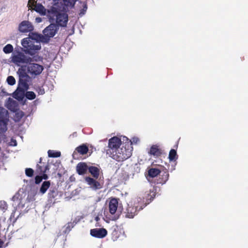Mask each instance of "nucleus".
<instances>
[{
    "label": "nucleus",
    "mask_w": 248,
    "mask_h": 248,
    "mask_svg": "<svg viewBox=\"0 0 248 248\" xmlns=\"http://www.w3.org/2000/svg\"><path fill=\"white\" fill-rule=\"evenodd\" d=\"M166 177H167V180L168 179V177H169V174H167L166 175Z\"/></svg>",
    "instance_id": "a18cd8bd"
},
{
    "label": "nucleus",
    "mask_w": 248,
    "mask_h": 248,
    "mask_svg": "<svg viewBox=\"0 0 248 248\" xmlns=\"http://www.w3.org/2000/svg\"><path fill=\"white\" fill-rule=\"evenodd\" d=\"M148 153L154 156L157 157L161 155L162 152L161 149L156 145H154L151 146Z\"/></svg>",
    "instance_id": "4be33fe9"
},
{
    "label": "nucleus",
    "mask_w": 248,
    "mask_h": 248,
    "mask_svg": "<svg viewBox=\"0 0 248 248\" xmlns=\"http://www.w3.org/2000/svg\"><path fill=\"white\" fill-rule=\"evenodd\" d=\"M10 116L8 111L5 108L0 106V135H3L8 130V126L10 121Z\"/></svg>",
    "instance_id": "0eeeda50"
},
{
    "label": "nucleus",
    "mask_w": 248,
    "mask_h": 248,
    "mask_svg": "<svg viewBox=\"0 0 248 248\" xmlns=\"http://www.w3.org/2000/svg\"><path fill=\"white\" fill-rule=\"evenodd\" d=\"M41 160H42V159L40 158V165L38 164L37 165V169H36L37 172L40 174H42L43 173L46 172V171L49 169L48 164H46L44 163L42 164L41 163Z\"/></svg>",
    "instance_id": "5701e85b"
},
{
    "label": "nucleus",
    "mask_w": 248,
    "mask_h": 248,
    "mask_svg": "<svg viewBox=\"0 0 248 248\" xmlns=\"http://www.w3.org/2000/svg\"><path fill=\"white\" fill-rule=\"evenodd\" d=\"M98 218L97 217H96V220H98Z\"/></svg>",
    "instance_id": "49530a36"
},
{
    "label": "nucleus",
    "mask_w": 248,
    "mask_h": 248,
    "mask_svg": "<svg viewBox=\"0 0 248 248\" xmlns=\"http://www.w3.org/2000/svg\"><path fill=\"white\" fill-rule=\"evenodd\" d=\"M45 93V92H44V90H40V93L41 94H43Z\"/></svg>",
    "instance_id": "37998d69"
},
{
    "label": "nucleus",
    "mask_w": 248,
    "mask_h": 248,
    "mask_svg": "<svg viewBox=\"0 0 248 248\" xmlns=\"http://www.w3.org/2000/svg\"><path fill=\"white\" fill-rule=\"evenodd\" d=\"M88 170L93 177L95 178H97L98 177L99 174V169L98 168L94 166H91L89 167Z\"/></svg>",
    "instance_id": "a878e982"
},
{
    "label": "nucleus",
    "mask_w": 248,
    "mask_h": 248,
    "mask_svg": "<svg viewBox=\"0 0 248 248\" xmlns=\"http://www.w3.org/2000/svg\"><path fill=\"white\" fill-rule=\"evenodd\" d=\"M3 244V242L2 241H1L0 239V248L2 247V245Z\"/></svg>",
    "instance_id": "c03bdc74"
},
{
    "label": "nucleus",
    "mask_w": 248,
    "mask_h": 248,
    "mask_svg": "<svg viewBox=\"0 0 248 248\" xmlns=\"http://www.w3.org/2000/svg\"><path fill=\"white\" fill-rule=\"evenodd\" d=\"M21 44L23 47V51L26 54H28L31 57L39 56L38 53L41 49V43L38 42H31L30 39L24 38L21 40Z\"/></svg>",
    "instance_id": "20e7f679"
},
{
    "label": "nucleus",
    "mask_w": 248,
    "mask_h": 248,
    "mask_svg": "<svg viewBox=\"0 0 248 248\" xmlns=\"http://www.w3.org/2000/svg\"><path fill=\"white\" fill-rule=\"evenodd\" d=\"M157 188L156 187H153L152 189H150L149 191L147 192L146 194V200L147 201L152 200L156 195V191Z\"/></svg>",
    "instance_id": "b1692460"
},
{
    "label": "nucleus",
    "mask_w": 248,
    "mask_h": 248,
    "mask_svg": "<svg viewBox=\"0 0 248 248\" xmlns=\"http://www.w3.org/2000/svg\"><path fill=\"white\" fill-rule=\"evenodd\" d=\"M17 74L19 78L18 83H21L23 87H26L30 79V76L27 72L26 66L20 67L17 71Z\"/></svg>",
    "instance_id": "1a4fd4ad"
},
{
    "label": "nucleus",
    "mask_w": 248,
    "mask_h": 248,
    "mask_svg": "<svg viewBox=\"0 0 248 248\" xmlns=\"http://www.w3.org/2000/svg\"><path fill=\"white\" fill-rule=\"evenodd\" d=\"M160 172V170L156 168H151L148 170V174L151 177H155Z\"/></svg>",
    "instance_id": "bb28decb"
},
{
    "label": "nucleus",
    "mask_w": 248,
    "mask_h": 248,
    "mask_svg": "<svg viewBox=\"0 0 248 248\" xmlns=\"http://www.w3.org/2000/svg\"><path fill=\"white\" fill-rule=\"evenodd\" d=\"M48 195L49 198H53L55 197V191L54 190H50Z\"/></svg>",
    "instance_id": "ea45409f"
},
{
    "label": "nucleus",
    "mask_w": 248,
    "mask_h": 248,
    "mask_svg": "<svg viewBox=\"0 0 248 248\" xmlns=\"http://www.w3.org/2000/svg\"><path fill=\"white\" fill-rule=\"evenodd\" d=\"M83 8L80 10L79 15L82 16L84 15L87 9V5L85 3L83 4Z\"/></svg>",
    "instance_id": "e433bc0d"
},
{
    "label": "nucleus",
    "mask_w": 248,
    "mask_h": 248,
    "mask_svg": "<svg viewBox=\"0 0 248 248\" xmlns=\"http://www.w3.org/2000/svg\"><path fill=\"white\" fill-rule=\"evenodd\" d=\"M177 158L176 151L174 149H171L170 151L169 159L170 161H175Z\"/></svg>",
    "instance_id": "cd10ccee"
},
{
    "label": "nucleus",
    "mask_w": 248,
    "mask_h": 248,
    "mask_svg": "<svg viewBox=\"0 0 248 248\" xmlns=\"http://www.w3.org/2000/svg\"><path fill=\"white\" fill-rule=\"evenodd\" d=\"M7 205L6 202L4 201H0V209L4 211L7 209Z\"/></svg>",
    "instance_id": "f704fd0d"
},
{
    "label": "nucleus",
    "mask_w": 248,
    "mask_h": 248,
    "mask_svg": "<svg viewBox=\"0 0 248 248\" xmlns=\"http://www.w3.org/2000/svg\"><path fill=\"white\" fill-rule=\"evenodd\" d=\"M43 57L41 56H35L31 57L26 53L19 52L12 54L11 61L16 65L21 66L23 64H28L29 62L42 61Z\"/></svg>",
    "instance_id": "7ed1b4c3"
},
{
    "label": "nucleus",
    "mask_w": 248,
    "mask_h": 248,
    "mask_svg": "<svg viewBox=\"0 0 248 248\" xmlns=\"http://www.w3.org/2000/svg\"><path fill=\"white\" fill-rule=\"evenodd\" d=\"M32 3L34 6V10L39 13L41 15L43 16H46L47 14V9H46L44 6H43L41 4L37 3L34 0H29V4Z\"/></svg>",
    "instance_id": "4468645a"
},
{
    "label": "nucleus",
    "mask_w": 248,
    "mask_h": 248,
    "mask_svg": "<svg viewBox=\"0 0 248 248\" xmlns=\"http://www.w3.org/2000/svg\"><path fill=\"white\" fill-rule=\"evenodd\" d=\"M49 157H58L61 156V152L49 150L47 152Z\"/></svg>",
    "instance_id": "c85d7f7f"
},
{
    "label": "nucleus",
    "mask_w": 248,
    "mask_h": 248,
    "mask_svg": "<svg viewBox=\"0 0 248 248\" xmlns=\"http://www.w3.org/2000/svg\"><path fill=\"white\" fill-rule=\"evenodd\" d=\"M58 29V25L54 23H51L44 30L43 35L44 37L47 39V43L50 38L53 37L56 34Z\"/></svg>",
    "instance_id": "9d476101"
},
{
    "label": "nucleus",
    "mask_w": 248,
    "mask_h": 248,
    "mask_svg": "<svg viewBox=\"0 0 248 248\" xmlns=\"http://www.w3.org/2000/svg\"><path fill=\"white\" fill-rule=\"evenodd\" d=\"M85 181L93 190L99 189L102 187L101 184L92 178L87 177Z\"/></svg>",
    "instance_id": "a211bd4d"
},
{
    "label": "nucleus",
    "mask_w": 248,
    "mask_h": 248,
    "mask_svg": "<svg viewBox=\"0 0 248 248\" xmlns=\"http://www.w3.org/2000/svg\"><path fill=\"white\" fill-rule=\"evenodd\" d=\"M33 170L31 168L26 169L25 170L26 175L29 177H31L33 174Z\"/></svg>",
    "instance_id": "c9c22d12"
},
{
    "label": "nucleus",
    "mask_w": 248,
    "mask_h": 248,
    "mask_svg": "<svg viewBox=\"0 0 248 248\" xmlns=\"http://www.w3.org/2000/svg\"><path fill=\"white\" fill-rule=\"evenodd\" d=\"M35 62H29L26 66L28 74L32 78H35L39 76L44 69V66Z\"/></svg>",
    "instance_id": "6e6552de"
},
{
    "label": "nucleus",
    "mask_w": 248,
    "mask_h": 248,
    "mask_svg": "<svg viewBox=\"0 0 248 248\" xmlns=\"http://www.w3.org/2000/svg\"><path fill=\"white\" fill-rule=\"evenodd\" d=\"M78 0H59V4L61 10L67 11L68 8L73 7Z\"/></svg>",
    "instance_id": "ddd939ff"
},
{
    "label": "nucleus",
    "mask_w": 248,
    "mask_h": 248,
    "mask_svg": "<svg viewBox=\"0 0 248 248\" xmlns=\"http://www.w3.org/2000/svg\"><path fill=\"white\" fill-rule=\"evenodd\" d=\"M16 118L15 119L16 121H18L21 119L24 116V113L21 111H16Z\"/></svg>",
    "instance_id": "473e14b6"
},
{
    "label": "nucleus",
    "mask_w": 248,
    "mask_h": 248,
    "mask_svg": "<svg viewBox=\"0 0 248 248\" xmlns=\"http://www.w3.org/2000/svg\"><path fill=\"white\" fill-rule=\"evenodd\" d=\"M59 1L53 0L52 5L47 10V17L50 22H56L58 25L65 27L68 22V15L67 11L60 9Z\"/></svg>",
    "instance_id": "f03ea898"
},
{
    "label": "nucleus",
    "mask_w": 248,
    "mask_h": 248,
    "mask_svg": "<svg viewBox=\"0 0 248 248\" xmlns=\"http://www.w3.org/2000/svg\"><path fill=\"white\" fill-rule=\"evenodd\" d=\"M19 195H15L13 197L14 205L16 207V209H22L24 207L25 201L18 198Z\"/></svg>",
    "instance_id": "412c9836"
},
{
    "label": "nucleus",
    "mask_w": 248,
    "mask_h": 248,
    "mask_svg": "<svg viewBox=\"0 0 248 248\" xmlns=\"http://www.w3.org/2000/svg\"><path fill=\"white\" fill-rule=\"evenodd\" d=\"M88 151V147L85 145H80L76 148V150L73 153V157L76 159L77 157L78 153L81 155H85Z\"/></svg>",
    "instance_id": "6ab92c4d"
},
{
    "label": "nucleus",
    "mask_w": 248,
    "mask_h": 248,
    "mask_svg": "<svg viewBox=\"0 0 248 248\" xmlns=\"http://www.w3.org/2000/svg\"><path fill=\"white\" fill-rule=\"evenodd\" d=\"M25 96L27 98L30 100L34 99L36 97L35 94L33 92H27Z\"/></svg>",
    "instance_id": "7c9ffc66"
},
{
    "label": "nucleus",
    "mask_w": 248,
    "mask_h": 248,
    "mask_svg": "<svg viewBox=\"0 0 248 248\" xmlns=\"http://www.w3.org/2000/svg\"><path fill=\"white\" fill-rule=\"evenodd\" d=\"M35 22L37 23H39L42 21V19L40 17H37L35 18Z\"/></svg>",
    "instance_id": "a19ab883"
},
{
    "label": "nucleus",
    "mask_w": 248,
    "mask_h": 248,
    "mask_svg": "<svg viewBox=\"0 0 248 248\" xmlns=\"http://www.w3.org/2000/svg\"><path fill=\"white\" fill-rule=\"evenodd\" d=\"M34 29L32 24L28 21H23L21 22L18 27V30L20 32L25 33L31 32Z\"/></svg>",
    "instance_id": "2eb2a0df"
},
{
    "label": "nucleus",
    "mask_w": 248,
    "mask_h": 248,
    "mask_svg": "<svg viewBox=\"0 0 248 248\" xmlns=\"http://www.w3.org/2000/svg\"><path fill=\"white\" fill-rule=\"evenodd\" d=\"M5 106L10 110L16 112L17 109L18 104L16 101L9 98L5 102Z\"/></svg>",
    "instance_id": "f3484780"
},
{
    "label": "nucleus",
    "mask_w": 248,
    "mask_h": 248,
    "mask_svg": "<svg viewBox=\"0 0 248 248\" xmlns=\"http://www.w3.org/2000/svg\"><path fill=\"white\" fill-rule=\"evenodd\" d=\"M108 232L104 228H95L90 230V234L94 237L103 238L106 236Z\"/></svg>",
    "instance_id": "f8f14e48"
},
{
    "label": "nucleus",
    "mask_w": 248,
    "mask_h": 248,
    "mask_svg": "<svg viewBox=\"0 0 248 248\" xmlns=\"http://www.w3.org/2000/svg\"><path fill=\"white\" fill-rule=\"evenodd\" d=\"M9 144L10 146H16L17 145V142L16 140L12 138Z\"/></svg>",
    "instance_id": "4c0bfd02"
},
{
    "label": "nucleus",
    "mask_w": 248,
    "mask_h": 248,
    "mask_svg": "<svg viewBox=\"0 0 248 248\" xmlns=\"http://www.w3.org/2000/svg\"><path fill=\"white\" fill-rule=\"evenodd\" d=\"M142 202L141 198L133 199L127 203V206L124 210V214L126 218H133L138 213V211L142 209V206H139V203Z\"/></svg>",
    "instance_id": "39448f33"
},
{
    "label": "nucleus",
    "mask_w": 248,
    "mask_h": 248,
    "mask_svg": "<svg viewBox=\"0 0 248 248\" xmlns=\"http://www.w3.org/2000/svg\"><path fill=\"white\" fill-rule=\"evenodd\" d=\"M7 82L8 84L13 85L16 83V80L13 76H8L7 78Z\"/></svg>",
    "instance_id": "2f4dec72"
},
{
    "label": "nucleus",
    "mask_w": 248,
    "mask_h": 248,
    "mask_svg": "<svg viewBox=\"0 0 248 248\" xmlns=\"http://www.w3.org/2000/svg\"><path fill=\"white\" fill-rule=\"evenodd\" d=\"M29 88V84H27L26 87H23L21 85V83H18V87L14 92V97L18 99H22L24 96L25 91L27 90Z\"/></svg>",
    "instance_id": "dca6fc26"
},
{
    "label": "nucleus",
    "mask_w": 248,
    "mask_h": 248,
    "mask_svg": "<svg viewBox=\"0 0 248 248\" xmlns=\"http://www.w3.org/2000/svg\"><path fill=\"white\" fill-rule=\"evenodd\" d=\"M108 210L109 214L106 215L104 218L107 223H109L110 220H117L121 213V210L118 209V202L117 199L113 198L110 200L108 203Z\"/></svg>",
    "instance_id": "423d86ee"
},
{
    "label": "nucleus",
    "mask_w": 248,
    "mask_h": 248,
    "mask_svg": "<svg viewBox=\"0 0 248 248\" xmlns=\"http://www.w3.org/2000/svg\"><path fill=\"white\" fill-rule=\"evenodd\" d=\"M132 151L129 139L125 136L120 138L114 137L109 140L107 154L118 161H123L130 157Z\"/></svg>",
    "instance_id": "f257e3e1"
},
{
    "label": "nucleus",
    "mask_w": 248,
    "mask_h": 248,
    "mask_svg": "<svg viewBox=\"0 0 248 248\" xmlns=\"http://www.w3.org/2000/svg\"><path fill=\"white\" fill-rule=\"evenodd\" d=\"M26 38L30 39L31 42H38L39 43L41 42L47 43V40L46 37L44 36V35L35 32H30L29 34V37Z\"/></svg>",
    "instance_id": "9b49d317"
},
{
    "label": "nucleus",
    "mask_w": 248,
    "mask_h": 248,
    "mask_svg": "<svg viewBox=\"0 0 248 248\" xmlns=\"http://www.w3.org/2000/svg\"><path fill=\"white\" fill-rule=\"evenodd\" d=\"M50 183L49 181H44L40 188L39 193L41 194H44L48 188L50 187Z\"/></svg>",
    "instance_id": "393cba45"
},
{
    "label": "nucleus",
    "mask_w": 248,
    "mask_h": 248,
    "mask_svg": "<svg viewBox=\"0 0 248 248\" xmlns=\"http://www.w3.org/2000/svg\"><path fill=\"white\" fill-rule=\"evenodd\" d=\"M88 169L89 166L84 162L79 163L76 167L77 171L79 175L86 173Z\"/></svg>",
    "instance_id": "aec40b11"
},
{
    "label": "nucleus",
    "mask_w": 248,
    "mask_h": 248,
    "mask_svg": "<svg viewBox=\"0 0 248 248\" xmlns=\"http://www.w3.org/2000/svg\"><path fill=\"white\" fill-rule=\"evenodd\" d=\"M41 177V178H42V180L43 179L46 180L48 178L47 175L46 174H45V173H43V175Z\"/></svg>",
    "instance_id": "79ce46f5"
},
{
    "label": "nucleus",
    "mask_w": 248,
    "mask_h": 248,
    "mask_svg": "<svg viewBox=\"0 0 248 248\" xmlns=\"http://www.w3.org/2000/svg\"><path fill=\"white\" fill-rule=\"evenodd\" d=\"M129 141L130 142V146H132V144L138 143L140 142V139L138 137H134L131 140H129Z\"/></svg>",
    "instance_id": "72a5a7b5"
},
{
    "label": "nucleus",
    "mask_w": 248,
    "mask_h": 248,
    "mask_svg": "<svg viewBox=\"0 0 248 248\" xmlns=\"http://www.w3.org/2000/svg\"><path fill=\"white\" fill-rule=\"evenodd\" d=\"M42 180V178H41L40 176H36L35 178V184H39Z\"/></svg>",
    "instance_id": "58836bf2"
},
{
    "label": "nucleus",
    "mask_w": 248,
    "mask_h": 248,
    "mask_svg": "<svg viewBox=\"0 0 248 248\" xmlns=\"http://www.w3.org/2000/svg\"><path fill=\"white\" fill-rule=\"evenodd\" d=\"M13 46L11 44L6 45L3 48V52L6 54L11 53L13 51Z\"/></svg>",
    "instance_id": "c756f323"
}]
</instances>
